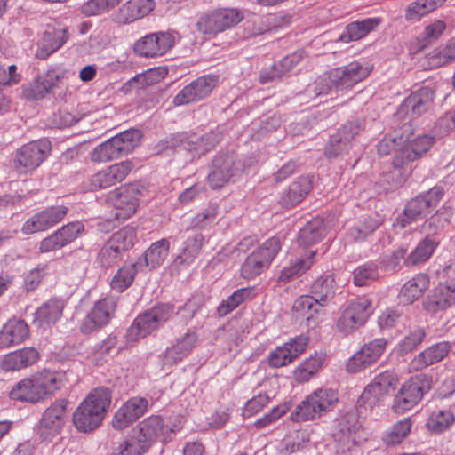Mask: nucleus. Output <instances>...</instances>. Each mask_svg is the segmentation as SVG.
I'll list each match as a JSON object with an SVG mask.
<instances>
[{"instance_id":"1a4fd4ad","label":"nucleus","mask_w":455,"mask_h":455,"mask_svg":"<svg viewBox=\"0 0 455 455\" xmlns=\"http://www.w3.org/2000/svg\"><path fill=\"white\" fill-rule=\"evenodd\" d=\"M240 171V163L234 153H219L208 174L209 185L212 189H220L232 181Z\"/></svg>"},{"instance_id":"09e8293b","label":"nucleus","mask_w":455,"mask_h":455,"mask_svg":"<svg viewBox=\"0 0 455 455\" xmlns=\"http://www.w3.org/2000/svg\"><path fill=\"white\" fill-rule=\"evenodd\" d=\"M315 251H310L305 258L296 259L293 262H291L289 267H284L280 276L279 281H289L296 275H300L307 271L313 265V257Z\"/></svg>"},{"instance_id":"6e6d98bb","label":"nucleus","mask_w":455,"mask_h":455,"mask_svg":"<svg viewBox=\"0 0 455 455\" xmlns=\"http://www.w3.org/2000/svg\"><path fill=\"white\" fill-rule=\"evenodd\" d=\"M84 230L81 221L70 222L59 228V247H63L75 241Z\"/></svg>"},{"instance_id":"a18cd8bd","label":"nucleus","mask_w":455,"mask_h":455,"mask_svg":"<svg viewBox=\"0 0 455 455\" xmlns=\"http://www.w3.org/2000/svg\"><path fill=\"white\" fill-rule=\"evenodd\" d=\"M438 243L435 238L426 237L406 259V264L411 266L425 262L432 255Z\"/></svg>"},{"instance_id":"f257e3e1","label":"nucleus","mask_w":455,"mask_h":455,"mask_svg":"<svg viewBox=\"0 0 455 455\" xmlns=\"http://www.w3.org/2000/svg\"><path fill=\"white\" fill-rule=\"evenodd\" d=\"M111 403L108 388H95L73 413V423L79 432H91L98 427Z\"/></svg>"},{"instance_id":"49530a36","label":"nucleus","mask_w":455,"mask_h":455,"mask_svg":"<svg viewBox=\"0 0 455 455\" xmlns=\"http://www.w3.org/2000/svg\"><path fill=\"white\" fill-rule=\"evenodd\" d=\"M136 273L135 264L123 266L113 276L111 288L117 292H123L132 283Z\"/></svg>"},{"instance_id":"412c9836","label":"nucleus","mask_w":455,"mask_h":455,"mask_svg":"<svg viewBox=\"0 0 455 455\" xmlns=\"http://www.w3.org/2000/svg\"><path fill=\"white\" fill-rule=\"evenodd\" d=\"M148 402L143 397H132L125 402L115 413L112 426L116 430H123L143 415Z\"/></svg>"},{"instance_id":"79ce46f5","label":"nucleus","mask_w":455,"mask_h":455,"mask_svg":"<svg viewBox=\"0 0 455 455\" xmlns=\"http://www.w3.org/2000/svg\"><path fill=\"white\" fill-rule=\"evenodd\" d=\"M222 140V134L219 131H211L203 136L192 137L191 140L188 143V149L194 151L196 154L204 155L209 152Z\"/></svg>"},{"instance_id":"3c124183","label":"nucleus","mask_w":455,"mask_h":455,"mask_svg":"<svg viewBox=\"0 0 455 455\" xmlns=\"http://www.w3.org/2000/svg\"><path fill=\"white\" fill-rule=\"evenodd\" d=\"M321 308L320 304L311 295L300 296L295 300L292 307L298 315L306 317L307 321L314 316V314H318Z\"/></svg>"},{"instance_id":"bb28decb","label":"nucleus","mask_w":455,"mask_h":455,"mask_svg":"<svg viewBox=\"0 0 455 455\" xmlns=\"http://www.w3.org/2000/svg\"><path fill=\"white\" fill-rule=\"evenodd\" d=\"M311 188V179L307 176H300L283 193L280 204L286 208L293 207L307 196Z\"/></svg>"},{"instance_id":"473e14b6","label":"nucleus","mask_w":455,"mask_h":455,"mask_svg":"<svg viewBox=\"0 0 455 455\" xmlns=\"http://www.w3.org/2000/svg\"><path fill=\"white\" fill-rule=\"evenodd\" d=\"M380 18H368L361 21H355L346 27L340 35L339 40L343 43L356 41L374 30L380 23Z\"/></svg>"},{"instance_id":"f8f14e48","label":"nucleus","mask_w":455,"mask_h":455,"mask_svg":"<svg viewBox=\"0 0 455 455\" xmlns=\"http://www.w3.org/2000/svg\"><path fill=\"white\" fill-rule=\"evenodd\" d=\"M51 144L47 140H38L20 147L15 156V168L21 173L34 171L48 156Z\"/></svg>"},{"instance_id":"ea45409f","label":"nucleus","mask_w":455,"mask_h":455,"mask_svg":"<svg viewBox=\"0 0 455 455\" xmlns=\"http://www.w3.org/2000/svg\"><path fill=\"white\" fill-rule=\"evenodd\" d=\"M334 278L323 275L317 278L311 286V296L323 307L324 303L334 295Z\"/></svg>"},{"instance_id":"9b49d317","label":"nucleus","mask_w":455,"mask_h":455,"mask_svg":"<svg viewBox=\"0 0 455 455\" xmlns=\"http://www.w3.org/2000/svg\"><path fill=\"white\" fill-rule=\"evenodd\" d=\"M243 19L241 11L235 8H220L202 17L197 28L204 34H218L229 29Z\"/></svg>"},{"instance_id":"2f4dec72","label":"nucleus","mask_w":455,"mask_h":455,"mask_svg":"<svg viewBox=\"0 0 455 455\" xmlns=\"http://www.w3.org/2000/svg\"><path fill=\"white\" fill-rule=\"evenodd\" d=\"M11 398L21 402L37 403L43 399V392L38 390L34 375L23 379L16 384L10 393Z\"/></svg>"},{"instance_id":"13d9d810","label":"nucleus","mask_w":455,"mask_h":455,"mask_svg":"<svg viewBox=\"0 0 455 455\" xmlns=\"http://www.w3.org/2000/svg\"><path fill=\"white\" fill-rule=\"evenodd\" d=\"M381 221L378 218L367 217L363 222L358 223L350 230V235L355 240L364 239L371 234L379 225Z\"/></svg>"},{"instance_id":"f704fd0d","label":"nucleus","mask_w":455,"mask_h":455,"mask_svg":"<svg viewBox=\"0 0 455 455\" xmlns=\"http://www.w3.org/2000/svg\"><path fill=\"white\" fill-rule=\"evenodd\" d=\"M57 83V73L48 71L41 80H36L23 90V95L28 100L42 99L51 92Z\"/></svg>"},{"instance_id":"5701e85b","label":"nucleus","mask_w":455,"mask_h":455,"mask_svg":"<svg viewBox=\"0 0 455 455\" xmlns=\"http://www.w3.org/2000/svg\"><path fill=\"white\" fill-rule=\"evenodd\" d=\"M132 431L134 437L148 450L164 435V422L160 416L151 415L139 422Z\"/></svg>"},{"instance_id":"39448f33","label":"nucleus","mask_w":455,"mask_h":455,"mask_svg":"<svg viewBox=\"0 0 455 455\" xmlns=\"http://www.w3.org/2000/svg\"><path fill=\"white\" fill-rule=\"evenodd\" d=\"M140 138L139 130H127L97 146L91 154L96 163H105L129 154Z\"/></svg>"},{"instance_id":"de8ad7c7","label":"nucleus","mask_w":455,"mask_h":455,"mask_svg":"<svg viewBox=\"0 0 455 455\" xmlns=\"http://www.w3.org/2000/svg\"><path fill=\"white\" fill-rule=\"evenodd\" d=\"M136 237L135 228L126 226L114 233L108 241L124 253L134 245Z\"/></svg>"},{"instance_id":"20e7f679","label":"nucleus","mask_w":455,"mask_h":455,"mask_svg":"<svg viewBox=\"0 0 455 455\" xmlns=\"http://www.w3.org/2000/svg\"><path fill=\"white\" fill-rule=\"evenodd\" d=\"M444 195V189L441 186H435L425 193H421L407 202L403 212L395 222L400 228H405L411 222L426 216L440 203Z\"/></svg>"},{"instance_id":"0eeeda50","label":"nucleus","mask_w":455,"mask_h":455,"mask_svg":"<svg viewBox=\"0 0 455 455\" xmlns=\"http://www.w3.org/2000/svg\"><path fill=\"white\" fill-rule=\"evenodd\" d=\"M281 249V241L273 236L267 239L256 251L251 252L241 267V275L244 279H253L268 268Z\"/></svg>"},{"instance_id":"6ab92c4d","label":"nucleus","mask_w":455,"mask_h":455,"mask_svg":"<svg viewBox=\"0 0 455 455\" xmlns=\"http://www.w3.org/2000/svg\"><path fill=\"white\" fill-rule=\"evenodd\" d=\"M116 302L112 298H105L95 303L83 321L80 330L83 333H91L106 325L116 310Z\"/></svg>"},{"instance_id":"393cba45","label":"nucleus","mask_w":455,"mask_h":455,"mask_svg":"<svg viewBox=\"0 0 455 455\" xmlns=\"http://www.w3.org/2000/svg\"><path fill=\"white\" fill-rule=\"evenodd\" d=\"M455 304V276L449 278L434 290L426 302V309L430 312L445 310Z\"/></svg>"},{"instance_id":"8fccbe9b","label":"nucleus","mask_w":455,"mask_h":455,"mask_svg":"<svg viewBox=\"0 0 455 455\" xmlns=\"http://www.w3.org/2000/svg\"><path fill=\"white\" fill-rule=\"evenodd\" d=\"M39 431L45 439L55 436L57 433V407L54 403L44 411L39 421Z\"/></svg>"},{"instance_id":"7ed1b4c3","label":"nucleus","mask_w":455,"mask_h":455,"mask_svg":"<svg viewBox=\"0 0 455 455\" xmlns=\"http://www.w3.org/2000/svg\"><path fill=\"white\" fill-rule=\"evenodd\" d=\"M174 306L159 303L140 314L127 330V339L137 341L150 335L166 323L174 313Z\"/></svg>"},{"instance_id":"4be33fe9","label":"nucleus","mask_w":455,"mask_h":455,"mask_svg":"<svg viewBox=\"0 0 455 455\" xmlns=\"http://www.w3.org/2000/svg\"><path fill=\"white\" fill-rule=\"evenodd\" d=\"M423 396V387L418 379L405 382L394 399L393 410L403 413L413 408Z\"/></svg>"},{"instance_id":"a878e982","label":"nucleus","mask_w":455,"mask_h":455,"mask_svg":"<svg viewBox=\"0 0 455 455\" xmlns=\"http://www.w3.org/2000/svg\"><path fill=\"white\" fill-rule=\"evenodd\" d=\"M451 348V346L446 341L435 344L416 355L410 363V367L413 371L423 370L442 361L448 355Z\"/></svg>"},{"instance_id":"a19ab883","label":"nucleus","mask_w":455,"mask_h":455,"mask_svg":"<svg viewBox=\"0 0 455 455\" xmlns=\"http://www.w3.org/2000/svg\"><path fill=\"white\" fill-rule=\"evenodd\" d=\"M170 243L166 239H161L153 243L144 252L145 264L150 268L161 266L169 254Z\"/></svg>"},{"instance_id":"e433bc0d","label":"nucleus","mask_w":455,"mask_h":455,"mask_svg":"<svg viewBox=\"0 0 455 455\" xmlns=\"http://www.w3.org/2000/svg\"><path fill=\"white\" fill-rule=\"evenodd\" d=\"M444 0H415L404 10V19L409 22L419 21L422 17L435 11Z\"/></svg>"},{"instance_id":"69168bd1","label":"nucleus","mask_w":455,"mask_h":455,"mask_svg":"<svg viewBox=\"0 0 455 455\" xmlns=\"http://www.w3.org/2000/svg\"><path fill=\"white\" fill-rule=\"evenodd\" d=\"M218 205L215 204H209L204 210L197 213L192 220L194 227L203 228L206 225L212 223L217 217Z\"/></svg>"},{"instance_id":"338daca9","label":"nucleus","mask_w":455,"mask_h":455,"mask_svg":"<svg viewBox=\"0 0 455 455\" xmlns=\"http://www.w3.org/2000/svg\"><path fill=\"white\" fill-rule=\"evenodd\" d=\"M293 361L291 351L283 344L282 347H276L268 356L270 366L275 368L283 367Z\"/></svg>"},{"instance_id":"6e6552de","label":"nucleus","mask_w":455,"mask_h":455,"mask_svg":"<svg viewBox=\"0 0 455 455\" xmlns=\"http://www.w3.org/2000/svg\"><path fill=\"white\" fill-rule=\"evenodd\" d=\"M398 384L397 376L390 371L377 375L364 388L358 399V406L371 410L386 395L393 392Z\"/></svg>"},{"instance_id":"ddd939ff","label":"nucleus","mask_w":455,"mask_h":455,"mask_svg":"<svg viewBox=\"0 0 455 455\" xmlns=\"http://www.w3.org/2000/svg\"><path fill=\"white\" fill-rule=\"evenodd\" d=\"M219 83L216 75L202 76L180 90L173 98L174 106L188 105L198 102L211 94Z\"/></svg>"},{"instance_id":"cd10ccee","label":"nucleus","mask_w":455,"mask_h":455,"mask_svg":"<svg viewBox=\"0 0 455 455\" xmlns=\"http://www.w3.org/2000/svg\"><path fill=\"white\" fill-rule=\"evenodd\" d=\"M197 337L195 332L188 331L172 347L166 349L163 363L165 365H173L187 356L195 347Z\"/></svg>"},{"instance_id":"423d86ee","label":"nucleus","mask_w":455,"mask_h":455,"mask_svg":"<svg viewBox=\"0 0 455 455\" xmlns=\"http://www.w3.org/2000/svg\"><path fill=\"white\" fill-rule=\"evenodd\" d=\"M338 402L337 394L328 388H319L309 395L292 413L296 421L312 420L331 411Z\"/></svg>"},{"instance_id":"4d7b16f0","label":"nucleus","mask_w":455,"mask_h":455,"mask_svg":"<svg viewBox=\"0 0 455 455\" xmlns=\"http://www.w3.org/2000/svg\"><path fill=\"white\" fill-rule=\"evenodd\" d=\"M123 253L108 241L98 254V261L103 267H111L122 260Z\"/></svg>"},{"instance_id":"37998d69","label":"nucleus","mask_w":455,"mask_h":455,"mask_svg":"<svg viewBox=\"0 0 455 455\" xmlns=\"http://www.w3.org/2000/svg\"><path fill=\"white\" fill-rule=\"evenodd\" d=\"M204 243V236L198 232H191L188 235L184 243L182 254L177 259L180 262L186 264L191 263L199 254L203 244Z\"/></svg>"},{"instance_id":"2eb2a0df","label":"nucleus","mask_w":455,"mask_h":455,"mask_svg":"<svg viewBox=\"0 0 455 455\" xmlns=\"http://www.w3.org/2000/svg\"><path fill=\"white\" fill-rule=\"evenodd\" d=\"M403 141L407 142V145L396 153L393 160V165L396 169H403L421 157L433 146L434 138L427 134L411 139L406 136Z\"/></svg>"},{"instance_id":"9d476101","label":"nucleus","mask_w":455,"mask_h":455,"mask_svg":"<svg viewBox=\"0 0 455 455\" xmlns=\"http://www.w3.org/2000/svg\"><path fill=\"white\" fill-rule=\"evenodd\" d=\"M140 195L141 188L138 184H127L109 193L107 202L116 210V219L125 220L135 213Z\"/></svg>"},{"instance_id":"f3484780","label":"nucleus","mask_w":455,"mask_h":455,"mask_svg":"<svg viewBox=\"0 0 455 455\" xmlns=\"http://www.w3.org/2000/svg\"><path fill=\"white\" fill-rule=\"evenodd\" d=\"M174 45V36L166 32L148 34L134 44V52L144 57H156L166 53Z\"/></svg>"},{"instance_id":"c9c22d12","label":"nucleus","mask_w":455,"mask_h":455,"mask_svg":"<svg viewBox=\"0 0 455 455\" xmlns=\"http://www.w3.org/2000/svg\"><path fill=\"white\" fill-rule=\"evenodd\" d=\"M413 421L410 417L395 422L385 432L382 441L387 446H395L402 443L411 434Z\"/></svg>"},{"instance_id":"864d4df0","label":"nucleus","mask_w":455,"mask_h":455,"mask_svg":"<svg viewBox=\"0 0 455 455\" xmlns=\"http://www.w3.org/2000/svg\"><path fill=\"white\" fill-rule=\"evenodd\" d=\"M359 131L360 127L357 124L352 122L345 124L336 134L331 136V143L328 148V154L331 156L335 155L331 148L335 142L343 143V145L349 147L351 140L358 134Z\"/></svg>"},{"instance_id":"c756f323","label":"nucleus","mask_w":455,"mask_h":455,"mask_svg":"<svg viewBox=\"0 0 455 455\" xmlns=\"http://www.w3.org/2000/svg\"><path fill=\"white\" fill-rule=\"evenodd\" d=\"M57 222V211L52 207L37 212L28 218L22 225L25 235H32L47 230Z\"/></svg>"},{"instance_id":"b1692460","label":"nucleus","mask_w":455,"mask_h":455,"mask_svg":"<svg viewBox=\"0 0 455 455\" xmlns=\"http://www.w3.org/2000/svg\"><path fill=\"white\" fill-rule=\"evenodd\" d=\"M28 336L29 328L24 320L10 319L0 330V349L17 346L26 340Z\"/></svg>"},{"instance_id":"5fc2aeb1","label":"nucleus","mask_w":455,"mask_h":455,"mask_svg":"<svg viewBox=\"0 0 455 455\" xmlns=\"http://www.w3.org/2000/svg\"><path fill=\"white\" fill-rule=\"evenodd\" d=\"M122 0H89L81 6V12L87 17L97 16L108 12Z\"/></svg>"},{"instance_id":"7c9ffc66","label":"nucleus","mask_w":455,"mask_h":455,"mask_svg":"<svg viewBox=\"0 0 455 455\" xmlns=\"http://www.w3.org/2000/svg\"><path fill=\"white\" fill-rule=\"evenodd\" d=\"M325 360L326 355L323 352H315L311 355L294 370L293 378L295 381L299 383L308 381L320 371Z\"/></svg>"},{"instance_id":"bf43d9fd","label":"nucleus","mask_w":455,"mask_h":455,"mask_svg":"<svg viewBox=\"0 0 455 455\" xmlns=\"http://www.w3.org/2000/svg\"><path fill=\"white\" fill-rule=\"evenodd\" d=\"M148 449L133 436L130 440H124L118 444L113 455H142Z\"/></svg>"},{"instance_id":"680f3d73","label":"nucleus","mask_w":455,"mask_h":455,"mask_svg":"<svg viewBox=\"0 0 455 455\" xmlns=\"http://www.w3.org/2000/svg\"><path fill=\"white\" fill-rule=\"evenodd\" d=\"M377 278V267L372 264L363 265L354 270V283L356 286L365 285L369 281H373Z\"/></svg>"},{"instance_id":"f03ea898","label":"nucleus","mask_w":455,"mask_h":455,"mask_svg":"<svg viewBox=\"0 0 455 455\" xmlns=\"http://www.w3.org/2000/svg\"><path fill=\"white\" fill-rule=\"evenodd\" d=\"M372 70L371 65L363 66L353 61L346 66L329 70L315 81V92L317 95H327L332 88L344 90L365 79Z\"/></svg>"},{"instance_id":"603ef678","label":"nucleus","mask_w":455,"mask_h":455,"mask_svg":"<svg viewBox=\"0 0 455 455\" xmlns=\"http://www.w3.org/2000/svg\"><path fill=\"white\" fill-rule=\"evenodd\" d=\"M38 390L43 392V399L52 395L57 389V372L51 370H44L34 374Z\"/></svg>"},{"instance_id":"c03bdc74","label":"nucleus","mask_w":455,"mask_h":455,"mask_svg":"<svg viewBox=\"0 0 455 455\" xmlns=\"http://www.w3.org/2000/svg\"><path fill=\"white\" fill-rule=\"evenodd\" d=\"M454 421V414L450 410L435 411L428 417L427 427L432 433L440 434L448 429Z\"/></svg>"},{"instance_id":"4c0bfd02","label":"nucleus","mask_w":455,"mask_h":455,"mask_svg":"<svg viewBox=\"0 0 455 455\" xmlns=\"http://www.w3.org/2000/svg\"><path fill=\"white\" fill-rule=\"evenodd\" d=\"M256 295L254 287H244L236 290L226 300H223L217 307L218 315L226 316L244 301L254 298Z\"/></svg>"},{"instance_id":"0e129e2a","label":"nucleus","mask_w":455,"mask_h":455,"mask_svg":"<svg viewBox=\"0 0 455 455\" xmlns=\"http://www.w3.org/2000/svg\"><path fill=\"white\" fill-rule=\"evenodd\" d=\"M269 402V397L266 394H259L249 400L243 408V416L244 418H250L259 413L265 408Z\"/></svg>"},{"instance_id":"052dcab7","label":"nucleus","mask_w":455,"mask_h":455,"mask_svg":"<svg viewBox=\"0 0 455 455\" xmlns=\"http://www.w3.org/2000/svg\"><path fill=\"white\" fill-rule=\"evenodd\" d=\"M426 331L423 328L416 327L404 337L400 343V347L404 353L414 350L425 339Z\"/></svg>"},{"instance_id":"72a5a7b5","label":"nucleus","mask_w":455,"mask_h":455,"mask_svg":"<svg viewBox=\"0 0 455 455\" xmlns=\"http://www.w3.org/2000/svg\"><path fill=\"white\" fill-rule=\"evenodd\" d=\"M429 278L425 274H419L409 280L402 288L400 299L405 304H411L419 299L429 286Z\"/></svg>"},{"instance_id":"a211bd4d","label":"nucleus","mask_w":455,"mask_h":455,"mask_svg":"<svg viewBox=\"0 0 455 455\" xmlns=\"http://www.w3.org/2000/svg\"><path fill=\"white\" fill-rule=\"evenodd\" d=\"M387 346L384 339H376L365 344L347 362L348 372L355 373L374 363L382 355Z\"/></svg>"},{"instance_id":"e2e57ef3","label":"nucleus","mask_w":455,"mask_h":455,"mask_svg":"<svg viewBox=\"0 0 455 455\" xmlns=\"http://www.w3.org/2000/svg\"><path fill=\"white\" fill-rule=\"evenodd\" d=\"M140 20L130 0L124 3L114 14L113 20L117 24L124 25Z\"/></svg>"},{"instance_id":"aec40b11","label":"nucleus","mask_w":455,"mask_h":455,"mask_svg":"<svg viewBox=\"0 0 455 455\" xmlns=\"http://www.w3.org/2000/svg\"><path fill=\"white\" fill-rule=\"evenodd\" d=\"M131 161H123L97 172L91 179L92 189H106L123 181L133 168Z\"/></svg>"},{"instance_id":"4468645a","label":"nucleus","mask_w":455,"mask_h":455,"mask_svg":"<svg viewBox=\"0 0 455 455\" xmlns=\"http://www.w3.org/2000/svg\"><path fill=\"white\" fill-rule=\"evenodd\" d=\"M371 301L366 297L353 300L338 320L337 327L340 331L350 332L363 326L371 315Z\"/></svg>"},{"instance_id":"774afa93","label":"nucleus","mask_w":455,"mask_h":455,"mask_svg":"<svg viewBox=\"0 0 455 455\" xmlns=\"http://www.w3.org/2000/svg\"><path fill=\"white\" fill-rule=\"evenodd\" d=\"M435 130L437 135L444 136L455 130V110L445 113L437 121Z\"/></svg>"},{"instance_id":"58836bf2","label":"nucleus","mask_w":455,"mask_h":455,"mask_svg":"<svg viewBox=\"0 0 455 455\" xmlns=\"http://www.w3.org/2000/svg\"><path fill=\"white\" fill-rule=\"evenodd\" d=\"M325 235V228L322 220H314L307 222L299 232V243L303 246H311L320 242Z\"/></svg>"},{"instance_id":"dca6fc26","label":"nucleus","mask_w":455,"mask_h":455,"mask_svg":"<svg viewBox=\"0 0 455 455\" xmlns=\"http://www.w3.org/2000/svg\"><path fill=\"white\" fill-rule=\"evenodd\" d=\"M435 92L429 87H421L411 92L401 104L398 114L407 115L410 119H415L428 110L434 104Z\"/></svg>"},{"instance_id":"c85d7f7f","label":"nucleus","mask_w":455,"mask_h":455,"mask_svg":"<svg viewBox=\"0 0 455 455\" xmlns=\"http://www.w3.org/2000/svg\"><path fill=\"white\" fill-rule=\"evenodd\" d=\"M453 212L451 208L443 206L439 208L422 225V232L427 238L440 235L451 224Z\"/></svg>"}]
</instances>
